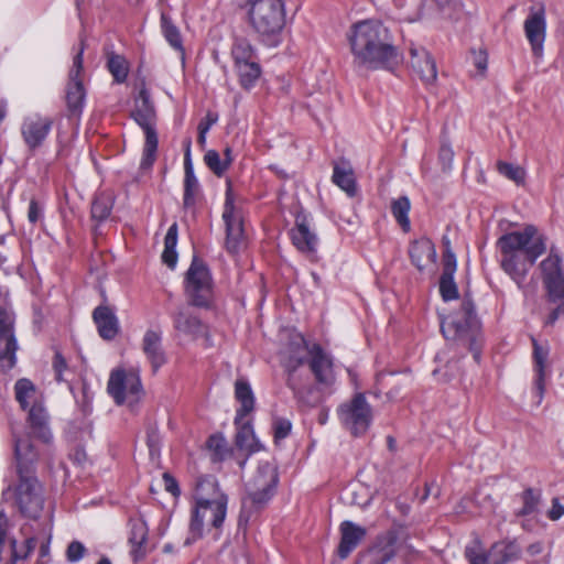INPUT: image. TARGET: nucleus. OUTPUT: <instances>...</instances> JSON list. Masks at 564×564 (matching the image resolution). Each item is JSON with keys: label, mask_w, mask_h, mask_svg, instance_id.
I'll return each mask as SVG.
<instances>
[{"label": "nucleus", "mask_w": 564, "mask_h": 564, "mask_svg": "<svg viewBox=\"0 0 564 564\" xmlns=\"http://www.w3.org/2000/svg\"><path fill=\"white\" fill-rule=\"evenodd\" d=\"M348 40L357 67L392 70L401 61L389 29L380 21L365 20L355 23Z\"/></svg>", "instance_id": "nucleus-1"}, {"label": "nucleus", "mask_w": 564, "mask_h": 564, "mask_svg": "<svg viewBox=\"0 0 564 564\" xmlns=\"http://www.w3.org/2000/svg\"><path fill=\"white\" fill-rule=\"evenodd\" d=\"M497 247L502 270L521 288L530 268L546 251V238L539 235L535 226L527 225L522 231L502 235Z\"/></svg>", "instance_id": "nucleus-2"}, {"label": "nucleus", "mask_w": 564, "mask_h": 564, "mask_svg": "<svg viewBox=\"0 0 564 564\" xmlns=\"http://www.w3.org/2000/svg\"><path fill=\"white\" fill-rule=\"evenodd\" d=\"M14 456L19 484L17 487V503L20 512L30 518L37 519L44 507L41 485L35 476L37 452L30 437H14Z\"/></svg>", "instance_id": "nucleus-3"}, {"label": "nucleus", "mask_w": 564, "mask_h": 564, "mask_svg": "<svg viewBox=\"0 0 564 564\" xmlns=\"http://www.w3.org/2000/svg\"><path fill=\"white\" fill-rule=\"evenodd\" d=\"M241 8L246 10L247 22L260 43L269 47L281 43L285 25L282 0H246Z\"/></svg>", "instance_id": "nucleus-4"}, {"label": "nucleus", "mask_w": 564, "mask_h": 564, "mask_svg": "<svg viewBox=\"0 0 564 564\" xmlns=\"http://www.w3.org/2000/svg\"><path fill=\"white\" fill-rule=\"evenodd\" d=\"M441 332L445 338L453 339L457 345L467 348L477 364L480 361L482 347L480 322L468 294L464 295L458 313L448 322H442Z\"/></svg>", "instance_id": "nucleus-5"}, {"label": "nucleus", "mask_w": 564, "mask_h": 564, "mask_svg": "<svg viewBox=\"0 0 564 564\" xmlns=\"http://www.w3.org/2000/svg\"><path fill=\"white\" fill-rule=\"evenodd\" d=\"M279 473L275 464L262 462L252 478L246 484V495L241 498L238 525H247L253 514L265 508L275 494Z\"/></svg>", "instance_id": "nucleus-6"}, {"label": "nucleus", "mask_w": 564, "mask_h": 564, "mask_svg": "<svg viewBox=\"0 0 564 564\" xmlns=\"http://www.w3.org/2000/svg\"><path fill=\"white\" fill-rule=\"evenodd\" d=\"M289 349L290 357L285 365L289 376H293L296 369L305 364L306 356L310 355L308 366L316 381L324 386L333 384L335 380L333 362L319 344L308 347L305 338L301 334H295L290 339Z\"/></svg>", "instance_id": "nucleus-7"}, {"label": "nucleus", "mask_w": 564, "mask_h": 564, "mask_svg": "<svg viewBox=\"0 0 564 564\" xmlns=\"http://www.w3.org/2000/svg\"><path fill=\"white\" fill-rule=\"evenodd\" d=\"M185 294L188 304L208 308L213 297V278L207 264L197 256L193 257L192 263L185 273Z\"/></svg>", "instance_id": "nucleus-8"}, {"label": "nucleus", "mask_w": 564, "mask_h": 564, "mask_svg": "<svg viewBox=\"0 0 564 564\" xmlns=\"http://www.w3.org/2000/svg\"><path fill=\"white\" fill-rule=\"evenodd\" d=\"M228 496L220 492L215 499L209 500L205 498H197L195 508L192 512V519L189 523V531L193 535V540L200 539L203 536L204 518L206 512L213 514L212 525L215 529H220L227 514Z\"/></svg>", "instance_id": "nucleus-9"}, {"label": "nucleus", "mask_w": 564, "mask_h": 564, "mask_svg": "<svg viewBox=\"0 0 564 564\" xmlns=\"http://www.w3.org/2000/svg\"><path fill=\"white\" fill-rule=\"evenodd\" d=\"M338 415L343 425L354 435H364L372 421V410L364 393H356L349 402L341 404Z\"/></svg>", "instance_id": "nucleus-10"}, {"label": "nucleus", "mask_w": 564, "mask_h": 564, "mask_svg": "<svg viewBox=\"0 0 564 564\" xmlns=\"http://www.w3.org/2000/svg\"><path fill=\"white\" fill-rule=\"evenodd\" d=\"M83 70V48L75 55L73 67L68 75V83L66 85L65 101L67 109V117L69 119H78L83 112L86 90L80 73Z\"/></svg>", "instance_id": "nucleus-11"}, {"label": "nucleus", "mask_w": 564, "mask_h": 564, "mask_svg": "<svg viewBox=\"0 0 564 564\" xmlns=\"http://www.w3.org/2000/svg\"><path fill=\"white\" fill-rule=\"evenodd\" d=\"M223 219L226 224V249L230 253H236L243 239V225L241 217L235 213L232 188L229 181L227 182Z\"/></svg>", "instance_id": "nucleus-12"}, {"label": "nucleus", "mask_w": 564, "mask_h": 564, "mask_svg": "<svg viewBox=\"0 0 564 564\" xmlns=\"http://www.w3.org/2000/svg\"><path fill=\"white\" fill-rule=\"evenodd\" d=\"M291 238L300 252L311 260L316 259L318 238L311 231L308 217L302 208L295 215V226L291 230Z\"/></svg>", "instance_id": "nucleus-13"}, {"label": "nucleus", "mask_w": 564, "mask_h": 564, "mask_svg": "<svg viewBox=\"0 0 564 564\" xmlns=\"http://www.w3.org/2000/svg\"><path fill=\"white\" fill-rule=\"evenodd\" d=\"M406 534L402 525L393 527L384 534L378 536L376 544L367 552L370 564H387L395 555V544Z\"/></svg>", "instance_id": "nucleus-14"}, {"label": "nucleus", "mask_w": 564, "mask_h": 564, "mask_svg": "<svg viewBox=\"0 0 564 564\" xmlns=\"http://www.w3.org/2000/svg\"><path fill=\"white\" fill-rule=\"evenodd\" d=\"M4 341V348L0 351V360H8L9 368L15 365L18 343L14 336V318L11 313L0 305V343Z\"/></svg>", "instance_id": "nucleus-15"}, {"label": "nucleus", "mask_w": 564, "mask_h": 564, "mask_svg": "<svg viewBox=\"0 0 564 564\" xmlns=\"http://www.w3.org/2000/svg\"><path fill=\"white\" fill-rule=\"evenodd\" d=\"M545 29L544 9L531 13L524 21L525 36L530 42L533 55L536 57L542 56L543 53Z\"/></svg>", "instance_id": "nucleus-16"}, {"label": "nucleus", "mask_w": 564, "mask_h": 564, "mask_svg": "<svg viewBox=\"0 0 564 564\" xmlns=\"http://www.w3.org/2000/svg\"><path fill=\"white\" fill-rule=\"evenodd\" d=\"M53 126V119L48 117H35L26 119L22 124V135L31 150L42 145Z\"/></svg>", "instance_id": "nucleus-17"}, {"label": "nucleus", "mask_w": 564, "mask_h": 564, "mask_svg": "<svg viewBox=\"0 0 564 564\" xmlns=\"http://www.w3.org/2000/svg\"><path fill=\"white\" fill-rule=\"evenodd\" d=\"M340 542L337 547V555L344 560L366 538L367 530L352 521H343L339 525Z\"/></svg>", "instance_id": "nucleus-18"}, {"label": "nucleus", "mask_w": 564, "mask_h": 564, "mask_svg": "<svg viewBox=\"0 0 564 564\" xmlns=\"http://www.w3.org/2000/svg\"><path fill=\"white\" fill-rule=\"evenodd\" d=\"M411 67L425 84H432L437 76L436 64L432 55L424 47H411Z\"/></svg>", "instance_id": "nucleus-19"}, {"label": "nucleus", "mask_w": 564, "mask_h": 564, "mask_svg": "<svg viewBox=\"0 0 564 564\" xmlns=\"http://www.w3.org/2000/svg\"><path fill=\"white\" fill-rule=\"evenodd\" d=\"M184 197L183 206L185 209H191L196 204V198L199 192V184L194 174L193 163L191 159V140L186 142L184 154Z\"/></svg>", "instance_id": "nucleus-20"}, {"label": "nucleus", "mask_w": 564, "mask_h": 564, "mask_svg": "<svg viewBox=\"0 0 564 564\" xmlns=\"http://www.w3.org/2000/svg\"><path fill=\"white\" fill-rule=\"evenodd\" d=\"M93 318L101 338L111 340L119 333L118 318L109 306H97L93 312Z\"/></svg>", "instance_id": "nucleus-21"}, {"label": "nucleus", "mask_w": 564, "mask_h": 564, "mask_svg": "<svg viewBox=\"0 0 564 564\" xmlns=\"http://www.w3.org/2000/svg\"><path fill=\"white\" fill-rule=\"evenodd\" d=\"M409 257L412 264L419 271H423L427 262L434 263L436 261L434 243L425 237L412 241L409 248Z\"/></svg>", "instance_id": "nucleus-22"}, {"label": "nucleus", "mask_w": 564, "mask_h": 564, "mask_svg": "<svg viewBox=\"0 0 564 564\" xmlns=\"http://www.w3.org/2000/svg\"><path fill=\"white\" fill-rule=\"evenodd\" d=\"M521 546L516 540L495 542L489 549V564H509L520 558Z\"/></svg>", "instance_id": "nucleus-23"}, {"label": "nucleus", "mask_w": 564, "mask_h": 564, "mask_svg": "<svg viewBox=\"0 0 564 564\" xmlns=\"http://www.w3.org/2000/svg\"><path fill=\"white\" fill-rule=\"evenodd\" d=\"M161 340V333L152 329L145 332L142 340V350L149 359L154 372L166 361Z\"/></svg>", "instance_id": "nucleus-24"}, {"label": "nucleus", "mask_w": 564, "mask_h": 564, "mask_svg": "<svg viewBox=\"0 0 564 564\" xmlns=\"http://www.w3.org/2000/svg\"><path fill=\"white\" fill-rule=\"evenodd\" d=\"M131 117L140 127L150 126L155 122V108L145 87L141 88L139 98L134 101V109L131 111Z\"/></svg>", "instance_id": "nucleus-25"}, {"label": "nucleus", "mask_w": 564, "mask_h": 564, "mask_svg": "<svg viewBox=\"0 0 564 564\" xmlns=\"http://www.w3.org/2000/svg\"><path fill=\"white\" fill-rule=\"evenodd\" d=\"M28 422L31 433L39 440L47 443L51 440V432L47 426V414L45 409L37 403H34L29 410Z\"/></svg>", "instance_id": "nucleus-26"}, {"label": "nucleus", "mask_w": 564, "mask_h": 564, "mask_svg": "<svg viewBox=\"0 0 564 564\" xmlns=\"http://www.w3.org/2000/svg\"><path fill=\"white\" fill-rule=\"evenodd\" d=\"M235 395L240 402V408L237 410L235 424L239 422L254 409V397L249 382L245 379H238L235 383Z\"/></svg>", "instance_id": "nucleus-27"}, {"label": "nucleus", "mask_w": 564, "mask_h": 564, "mask_svg": "<svg viewBox=\"0 0 564 564\" xmlns=\"http://www.w3.org/2000/svg\"><path fill=\"white\" fill-rule=\"evenodd\" d=\"M533 345V362L534 371L536 373L534 386L539 398L541 399L544 393L545 384V367L549 357V350L542 347L535 338H532Z\"/></svg>", "instance_id": "nucleus-28"}, {"label": "nucleus", "mask_w": 564, "mask_h": 564, "mask_svg": "<svg viewBox=\"0 0 564 564\" xmlns=\"http://www.w3.org/2000/svg\"><path fill=\"white\" fill-rule=\"evenodd\" d=\"M286 384L293 391L295 399L302 406L312 409L321 403L322 394L317 387L308 386L299 388L293 376H289Z\"/></svg>", "instance_id": "nucleus-29"}, {"label": "nucleus", "mask_w": 564, "mask_h": 564, "mask_svg": "<svg viewBox=\"0 0 564 564\" xmlns=\"http://www.w3.org/2000/svg\"><path fill=\"white\" fill-rule=\"evenodd\" d=\"M237 427L235 444L238 449L246 451L250 455L263 448L254 435L251 422L239 423Z\"/></svg>", "instance_id": "nucleus-30"}, {"label": "nucleus", "mask_w": 564, "mask_h": 564, "mask_svg": "<svg viewBox=\"0 0 564 564\" xmlns=\"http://www.w3.org/2000/svg\"><path fill=\"white\" fill-rule=\"evenodd\" d=\"M147 523L141 519L131 521L129 542L132 544L131 555L134 561H140L145 556L147 551L143 544L147 542Z\"/></svg>", "instance_id": "nucleus-31"}, {"label": "nucleus", "mask_w": 564, "mask_h": 564, "mask_svg": "<svg viewBox=\"0 0 564 564\" xmlns=\"http://www.w3.org/2000/svg\"><path fill=\"white\" fill-rule=\"evenodd\" d=\"M145 134V142L143 148V155L140 163V170L148 171L152 167L155 159H156V151H158V133L154 128V123L150 126L141 127Z\"/></svg>", "instance_id": "nucleus-32"}, {"label": "nucleus", "mask_w": 564, "mask_h": 564, "mask_svg": "<svg viewBox=\"0 0 564 564\" xmlns=\"http://www.w3.org/2000/svg\"><path fill=\"white\" fill-rule=\"evenodd\" d=\"M127 379L128 373L124 370L118 369L110 373L107 390L118 405L126 401Z\"/></svg>", "instance_id": "nucleus-33"}, {"label": "nucleus", "mask_w": 564, "mask_h": 564, "mask_svg": "<svg viewBox=\"0 0 564 564\" xmlns=\"http://www.w3.org/2000/svg\"><path fill=\"white\" fill-rule=\"evenodd\" d=\"M231 55L235 61V66L242 63L256 62V51L249 40L246 37H236L231 47Z\"/></svg>", "instance_id": "nucleus-34"}, {"label": "nucleus", "mask_w": 564, "mask_h": 564, "mask_svg": "<svg viewBox=\"0 0 564 564\" xmlns=\"http://www.w3.org/2000/svg\"><path fill=\"white\" fill-rule=\"evenodd\" d=\"M333 182L345 191L349 196H355L357 192L356 181L351 169H346L339 164L334 165Z\"/></svg>", "instance_id": "nucleus-35"}, {"label": "nucleus", "mask_w": 564, "mask_h": 564, "mask_svg": "<svg viewBox=\"0 0 564 564\" xmlns=\"http://www.w3.org/2000/svg\"><path fill=\"white\" fill-rule=\"evenodd\" d=\"M235 67L239 77V83L245 89L253 87L261 76V66L258 62L242 63Z\"/></svg>", "instance_id": "nucleus-36"}, {"label": "nucleus", "mask_w": 564, "mask_h": 564, "mask_svg": "<svg viewBox=\"0 0 564 564\" xmlns=\"http://www.w3.org/2000/svg\"><path fill=\"white\" fill-rule=\"evenodd\" d=\"M411 204L408 196H400L391 203V213L404 232H409L411 229L408 216Z\"/></svg>", "instance_id": "nucleus-37"}, {"label": "nucleus", "mask_w": 564, "mask_h": 564, "mask_svg": "<svg viewBox=\"0 0 564 564\" xmlns=\"http://www.w3.org/2000/svg\"><path fill=\"white\" fill-rule=\"evenodd\" d=\"M174 327L185 334L197 335L202 332L203 324L197 316L180 311L175 314Z\"/></svg>", "instance_id": "nucleus-38"}, {"label": "nucleus", "mask_w": 564, "mask_h": 564, "mask_svg": "<svg viewBox=\"0 0 564 564\" xmlns=\"http://www.w3.org/2000/svg\"><path fill=\"white\" fill-rule=\"evenodd\" d=\"M161 26L164 37L170 45L184 55V46L180 30L164 12L161 14Z\"/></svg>", "instance_id": "nucleus-39"}, {"label": "nucleus", "mask_w": 564, "mask_h": 564, "mask_svg": "<svg viewBox=\"0 0 564 564\" xmlns=\"http://www.w3.org/2000/svg\"><path fill=\"white\" fill-rule=\"evenodd\" d=\"M107 67L115 78L116 83H123L128 77V62L127 59L113 52L107 54Z\"/></svg>", "instance_id": "nucleus-40"}, {"label": "nucleus", "mask_w": 564, "mask_h": 564, "mask_svg": "<svg viewBox=\"0 0 564 564\" xmlns=\"http://www.w3.org/2000/svg\"><path fill=\"white\" fill-rule=\"evenodd\" d=\"M523 507L517 512L518 517H525L538 512L539 505L541 502V490L533 488H527L522 492Z\"/></svg>", "instance_id": "nucleus-41"}, {"label": "nucleus", "mask_w": 564, "mask_h": 564, "mask_svg": "<svg viewBox=\"0 0 564 564\" xmlns=\"http://www.w3.org/2000/svg\"><path fill=\"white\" fill-rule=\"evenodd\" d=\"M444 18L449 21H459L464 11V3L458 0H433Z\"/></svg>", "instance_id": "nucleus-42"}, {"label": "nucleus", "mask_w": 564, "mask_h": 564, "mask_svg": "<svg viewBox=\"0 0 564 564\" xmlns=\"http://www.w3.org/2000/svg\"><path fill=\"white\" fill-rule=\"evenodd\" d=\"M111 209V197L105 194L97 195L91 204V217L95 220L104 221L110 215Z\"/></svg>", "instance_id": "nucleus-43"}, {"label": "nucleus", "mask_w": 564, "mask_h": 564, "mask_svg": "<svg viewBox=\"0 0 564 564\" xmlns=\"http://www.w3.org/2000/svg\"><path fill=\"white\" fill-rule=\"evenodd\" d=\"M454 151L451 145V141L445 132L441 135L440 150H438V162L442 165L443 172H449L453 166Z\"/></svg>", "instance_id": "nucleus-44"}, {"label": "nucleus", "mask_w": 564, "mask_h": 564, "mask_svg": "<svg viewBox=\"0 0 564 564\" xmlns=\"http://www.w3.org/2000/svg\"><path fill=\"white\" fill-rule=\"evenodd\" d=\"M206 447L212 452L213 462H221L227 454V442L221 434L210 435L206 442Z\"/></svg>", "instance_id": "nucleus-45"}, {"label": "nucleus", "mask_w": 564, "mask_h": 564, "mask_svg": "<svg viewBox=\"0 0 564 564\" xmlns=\"http://www.w3.org/2000/svg\"><path fill=\"white\" fill-rule=\"evenodd\" d=\"M540 268L543 273V281L563 274L561 258L552 250L550 256L541 262Z\"/></svg>", "instance_id": "nucleus-46"}, {"label": "nucleus", "mask_w": 564, "mask_h": 564, "mask_svg": "<svg viewBox=\"0 0 564 564\" xmlns=\"http://www.w3.org/2000/svg\"><path fill=\"white\" fill-rule=\"evenodd\" d=\"M440 293L445 302L458 299L459 293L457 285L454 281V275L441 274Z\"/></svg>", "instance_id": "nucleus-47"}, {"label": "nucleus", "mask_w": 564, "mask_h": 564, "mask_svg": "<svg viewBox=\"0 0 564 564\" xmlns=\"http://www.w3.org/2000/svg\"><path fill=\"white\" fill-rule=\"evenodd\" d=\"M547 290V297L550 302L555 303L564 299V274L554 276L543 281Z\"/></svg>", "instance_id": "nucleus-48"}, {"label": "nucleus", "mask_w": 564, "mask_h": 564, "mask_svg": "<svg viewBox=\"0 0 564 564\" xmlns=\"http://www.w3.org/2000/svg\"><path fill=\"white\" fill-rule=\"evenodd\" d=\"M497 169L500 174L506 176L507 178L513 181L514 183L522 184L525 178V172L522 167L518 165H513L511 163L499 161L497 163Z\"/></svg>", "instance_id": "nucleus-49"}, {"label": "nucleus", "mask_w": 564, "mask_h": 564, "mask_svg": "<svg viewBox=\"0 0 564 564\" xmlns=\"http://www.w3.org/2000/svg\"><path fill=\"white\" fill-rule=\"evenodd\" d=\"M204 161L208 169L219 177L228 170L224 160L220 159V155L216 150L207 151L204 156Z\"/></svg>", "instance_id": "nucleus-50"}, {"label": "nucleus", "mask_w": 564, "mask_h": 564, "mask_svg": "<svg viewBox=\"0 0 564 564\" xmlns=\"http://www.w3.org/2000/svg\"><path fill=\"white\" fill-rule=\"evenodd\" d=\"M142 393V384L140 378L134 373H128L126 398L130 403L138 402Z\"/></svg>", "instance_id": "nucleus-51"}, {"label": "nucleus", "mask_w": 564, "mask_h": 564, "mask_svg": "<svg viewBox=\"0 0 564 564\" xmlns=\"http://www.w3.org/2000/svg\"><path fill=\"white\" fill-rule=\"evenodd\" d=\"M273 437L274 443L278 444L279 441L285 438L291 433L292 424L286 419L276 417L273 421Z\"/></svg>", "instance_id": "nucleus-52"}, {"label": "nucleus", "mask_w": 564, "mask_h": 564, "mask_svg": "<svg viewBox=\"0 0 564 564\" xmlns=\"http://www.w3.org/2000/svg\"><path fill=\"white\" fill-rule=\"evenodd\" d=\"M36 539L31 536V538H28L24 542V552L23 553H19L18 550H17V540L15 539H12L10 541V545H11V549H12V561L15 562L18 560H24L33 551L34 549L36 547Z\"/></svg>", "instance_id": "nucleus-53"}, {"label": "nucleus", "mask_w": 564, "mask_h": 564, "mask_svg": "<svg viewBox=\"0 0 564 564\" xmlns=\"http://www.w3.org/2000/svg\"><path fill=\"white\" fill-rule=\"evenodd\" d=\"M147 445L150 456L153 458L160 454L161 437L155 426H149L147 430Z\"/></svg>", "instance_id": "nucleus-54"}, {"label": "nucleus", "mask_w": 564, "mask_h": 564, "mask_svg": "<svg viewBox=\"0 0 564 564\" xmlns=\"http://www.w3.org/2000/svg\"><path fill=\"white\" fill-rule=\"evenodd\" d=\"M86 553V547L79 541H73L68 544L66 550L67 561L70 563L78 562Z\"/></svg>", "instance_id": "nucleus-55"}, {"label": "nucleus", "mask_w": 564, "mask_h": 564, "mask_svg": "<svg viewBox=\"0 0 564 564\" xmlns=\"http://www.w3.org/2000/svg\"><path fill=\"white\" fill-rule=\"evenodd\" d=\"M15 399L29 398L30 393L35 391V386L26 378L19 379L14 386Z\"/></svg>", "instance_id": "nucleus-56"}, {"label": "nucleus", "mask_w": 564, "mask_h": 564, "mask_svg": "<svg viewBox=\"0 0 564 564\" xmlns=\"http://www.w3.org/2000/svg\"><path fill=\"white\" fill-rule=\"evenodd\" d=\"M473 64L478 70V74L480 76H484L487 70V64H488V56L487 52L485 50H471L470 51Z\"/></svg>", "instance_id": "nucleus-57"}, {"label": "nucleus", "mask_w": 564, "mask_h": 564, "mask_svg": "<svg viewBox=\"0 0 564 564\" xmlns=\"http://www.w3.org/2000/svg\"><path fill=\"white\" fill-rule=\"evenodd\" d=\"M457 267L456 256L453 251L443 252L442 274L454 275Z\"/></svg>", "instance_id": "nucleus-58"}, {"label": "nucleus", "mask_w": 564, "mask_h": 564, "mask_svg": "<svg viewBox=\"0 0 564 564\" xmlns=\"http://www.w3.org/2000/svg\"><path fill=\"white\" fill-rule=\"evenodd\" d=\"M465 555L470 564H489V551L487 553H479L474 547H466Z\"/></svg>", "instance_id": "nucleus-59"}, {"label": "nucleus", "mask_w": 564, "mask_h": 564, "mask_svg": "<svg viewBox=\"0 0 564 564\" xmlns=\"http://www.w3.org/2000/svg\"><path fill=\"white\" fill-rule=\"evenodd\" d=\"M165 490L169 491L173 497L177 498L181 495L177 480L170 474L164 473L163 476Z\"/></svg>", "instance_id": "nucleus-60"}, {"label": "nucleus", "mask_w": 564, "mask_h": 564, "mask_svg": "<svg viewBox=\"0 0 564 564\" xmlns=\"http://www.w3.org/2000/svg\"><path fill=\"white\" fill-rule=\"evenodd\" d=\"M53 368L55 371L56 380L62 381L63 380L62 373L67 368V362H66L65 358L63 357V355L58 350L55 351V355H54Z\"/></svg>", "instance_id": "nucleus-61"}, {"label": "nucleus", "mask_w": 564, "mask_h": 564, "mask_svg": "<svg viewBox=\"0 0 564 564\" xmlns=\"http://www.w3.org/2000/svg\"><path fill=\"white\" fill-rule=\"evenodd\" d=\"M177 245V224L174 223L169 229L164 238V248L175 249Z\"/></svg>", "instance_id": "nucleus-62"}, {"label": "nucleus", "mask_w": 564, "mask_h": 564, "mask_svg": "<svg viewBox=\"0 0 564 564\" xmlns=\"http://www.w3.org/2000/svg\"><path fill=\"white\" fill-rule=\"evenodd\" d=\"M177 252H176V248L175 249H171V248H164L163 250V253H162V261L163 263H165L170 269H174L176 263H177Z\"/></svg>", "instance_id": "nucleus-63"}, {"label": "nucleus", "mask_w": 564, "mask_h": 564, "mask_svg": "<svg viewBox=\"0 0 564 564\" xmlns=\"http://www.w3.org/2000/svg\"><path fill=\"white\" fill-rule=\"evenodd\" d=\"M217 120H218V115L216 112L208 111L206 113L205 118H203L199 121L197 129L203 130V132H208L210 127L213 124H215L217 122Z\"/></svg>", "instance_id": "nucleus-64"}]
</instances>
